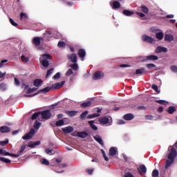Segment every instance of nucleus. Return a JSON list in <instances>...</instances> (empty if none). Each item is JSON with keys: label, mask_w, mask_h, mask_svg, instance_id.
I'll list each match as a JSON object with an SVG mask.
<instances>
[{"label": "nucleus", "mask_w": 177, "mask_h": 177, "mask_svg": "<svg viewBox=\"0 0 177 177\" xmlns=\"http://www.w3.org/2000/svg\"><path fill=\"white\" fill-rule=\"evenodd\" d=\"M55 69L53 68H50L47 71V74H46V78H49V77H50V75H52V74L53 73Z\"/></svg>", "instance_id": "42"}, {"label": "nucleus", "mask_w": 177, "mask_h": 177, "mask_svg": "<svg viewBox=\"0 0 177 177\" xmlns=\"http://www.w3.org/2000/svg\"><path fill=\"white\" fill-rule=\"evenodd\" d=\"M109 5L114 10H116V9H120L121 8V4L120 3V2L114 0L111 1Z\"/></svg>", "instance_id": "6"}, {"label": "nucleus", "mask_w": 177, "mask_h": 177, "mask_svg": "<svg viewBox=\"0 0 177 177\" xmlns=\"http://www.w3.org/2000/svg\"><path fill=\"white\" fill-rule=\"evenodd\" d=\"M117 153V147H111V149H109V156L113 157L115 156Z\"/></svg>", "instance_id": "11"}, {"label": "nucleus", "mask_w": 177, "mask_h": 177, "mask_svg": "<svg viewBox=\"0 0 177 177\" xmlns=\"http://www.w3.org/2000/svg\"><path fill=\"white\" fill-rule=\"evenodd\" d=\"M175 111H176V107L175 106H169V108L167 109V113L169 114H172Z\"/></svg>", "instance_id": "34"}, {"label": "nucleus", "mask_w": 177, "mask_h": 177, "mask_svg": "<svg viewBox=\"0 0 177 177\" xmlns=\"http://www.w3.org/2000/svg\"><path fill=\"white\" fill-rule=\"evenodd\" d=\"M58 46L59 48H64V46H66V43H64V41H59Z\"/></svg>", "instance_id": "52"}, {"label": "nucleus", "mask_w": 177, "mask_h": 177, "mask_svg": "<svg viewBox=\"0 0 177 177\" xmlns=\"http://www.w3.org/2000/svg\"><path fill=\"white\" fill-rule=\"evenodd\" d=\"M10 131V127H0V133H9Z\"/></svg>", "instance_id": "26"}, {"label": "nucleus", "mask_w": 177, "mask_h": 177, "mask_svg": "<svg viewBox=\"0 0 177 177\" xmlns=\"http://www.w3.org/2000/svg\"><path fill=\"white\" fill-rule=\"evenodd\" d=\"M85 172H87L88 175H92V174L93 173V169H85Z\"/></svg>", "instance_id": "55"}, {"label": "nucleus", "mask_w": 177, "mask_h": 177, "mask_svg": "<svg viewBox=\"0 0 177 177\" xmlns=\"http://www.w3.org/2000/svg\"><path fill=\"white\" fill-rule=\"evenodd\" d=\"M65 113L70 117H75L78 113L77 111H65Z\"/></svg>", "instance_id": "22"}, {"label": "nucleus", "mask_w": 177, "mask_h": 177, "mask_svg": "<svg viewBox=\"0 0 177 177\" xmlns=\"http://www.w3.org/2000/svg\"><path fill=\"white\" fill-rule=\"evenodd\" d=\"M78 56L82 59V62H84V57L86 56V52L84 49H79L78 50Z\"/></svg>", "instance_id": "13"}, {"label": "nucleus", "mask_w": 177, "mask_h": 177, "mask_svg": "<svg viewBox=\"0 0 177 177\" xmlns=\"http://www.w3.org/2000/svg\"><path fill=\"white\" fill-rule=\"evenodd\" d=\"M152 177H159V171L154 169L152 171Z\"/></svg>", "instance_id": "44"}, {"label": "nucleus", "mask_w": 177, "mask_h": 177, "mask_svg": "<svg viewBox=\"0 0 177 177\" xmlns=\"http://www.w3.org/2000/svg\"><path fill=\"white\" fill-rule=\"evenodd\" d=\"M21 88L23 89H30V85L26 84H23L22 86H21Z\"/></svg>", "instance_id": "58"}, {"label": "nucleus", "mask_w": 177, "mask_h": 177, "mask_svg": "<svg viewBox=\"0 0 177 177\" xmlns=\"http://www.w3.org/2000/svg\"><path fill=\"white\" fill-rule=\"evenodd\" d=\"M123 118L125 121H131V120H133V114L127 113V114L124 115Z\"/></svg>", "instance_id": "20"}, {"label": "nucleus", "mask_w": 177, "mask_h": 177, "mask_svg": "<svg viewBox=\"0 0 177 177\" xmlns=\"http://www.w3.org/2000/svg\"><path fill=\"white\" fill-rule=\"evenodd\" d=\"M93 140H95L98 145H100V146H104V141L102 140V138L97 135L95 136H93Z\"/></svg>", "instance_id": "16"}, {"label": "nucleus", "mask_w": 177, "mask_h": 177, "mask_svg": "<svg viewBox=\"0 0 177 177\" xmlns=\"http://www.w3.org/2000/svg\"><path fill=\"white\" fill-rule=\"evenodd\" d=\"M58 78H60V72L57 73L53 77V80H58Z\"/></svg>", "instance_id": "53"}, {"label": "nucleus", "mask_w": 177, "mask_h": 177, "mask_svg": "<svg viewBox=\"0 0 177 177\" xmlns=\"http://www.w3.org/2000/svg\"><path fill=\"white\" fill-rule=\"evenodd\" d=\"M77 137L80 138H86V137H88V133L85 131H78L77 132Z\"/></svg>", "instance_id": "14"}, {"label": "nucleus", "mask_w": 177, "mask_h": 177, "mask_svg": "<svg viewBox=\"0 0 177 177\" xmlns=\"http://www.w3.org/2000/svg\"><path fill=\"white\" fill-rule=\"evenodd\" d=\"M8 142H9V140H8V139L5 140L4 141H0V146H6V145H8Z\"/></svg>", "instance_id": "48"}, {"label": "nucleus", "mask_w": 177, "mask_h": 177, "mask_svg": "<svg viewBox=\"0 0 177 177\" xmlns=\"http://www.w3.org/2000/svg\"><path fill=\"white\" fill-rule=\"evenodd\" d=\"M138 10H141L143 13H145L147 15L149 13V8L145 6H141L139 8Z\"/></svg>", "instance_id": "28"}, {"label": "nucleus", "mask_w": 177, "mask_h": 177, "mask_svg": "<svg viewBox=\"0 0 177 177\" xmlns=\"http://www.w3.org/2000/svg\"><path fill=\"white\" fill-rule=\"evenodd\" d=\"M5 154H10V152H6V151L3 150V149H0V155H5Z\"/></svg>", "instance_id": "57"}, {"label": "nucleus", "mask_w": 177, "mask_h": 177, "mask_svg": "<svg viewBox=\"0 0 177 177\" xmlns=\"http://www.w3.org/2000/svg\"><path fill=\"white\" fill-rule=\"evenodd\" d=\"M64 124L63 120H58L57 122H52V127H62Z\"/></svg>", "instance_id": "18"}, {"label": "nucleus", "mask_w": 177, "mask_h": 177, "mask_svg": "<svg viewBox=\"0 0 177 177\" xmlns=\"http://www.w3.org/2000/svg\"><path fill=\"white\" fill-rule=\"evenodd\" d=\"M52 152H53V150H50V149H45V153L46 154H48V155L51 156Z\"/></svg>", "instance_id": "61"}, {"label": "nucleus", "mask_w": 177, "mask_h": 177, "mask_svg": "<svg viewBox=\"0 0 177 177\" xmlns=\"http://www.w3.org/2000/svg\"><path fill=\"white\" fill-rule=\"evenodd\" d=\"M21 59L22 62H24L25 63H27V62H28V60H30V58H28V57H26L24 55H22L21 57Z\"/></svg>", "instance_id": "47"}, {"label": "nucleus", "mask_w": 177, "mask_h": 177, "mask_svg": "<svg viewBox=\"0 0 177 177\" xmlns=\"http://www.w3.org/2000/svg\"><path fill=\"white\" fill-rule=\"evenodd\" d=\"M122 13L124 16H127L128 17L132 16L133 15H135V12L133 11L129 10H124L122 11Z\"/></svg>", "instance_id": "23"}, {"label": "nucleus", "mask_w": 177, "mask_h": 177, "mask_svg": "<svg viewBox=\"0 0 177 177\" xmlns=\"http://www.w3.org/2000/svg\"><path fill=\"white\" fill-rule=\"evenodd\" d=\"M91 105H92V102L87 101L86 102L80 104V107L82 109H85V108H87V107H90Z\"/></svg>", "instance_id": "25"}, {"label": "nucleus", "mask_w": 177, "mask_h": 177, "mask_svg": "<svg viewBox=\"0 0 177 177\" xmlns=\"http://www.w3.org/2000/svg\"><path fill=\"white\" fill-rule=\"evenodd\" d=\"M39 144H41V142L39 141H36V142H28V145H27V147L33 149L35 147L39 145Z\"/></svg>", "instance_id": "21"}, {"label": "nucleus", "mask_w": 177, "mask_h": 177, "mask_svg": "<svg viewBox=\"0 0 177 177\" xmlns=\"http://www.w3.org/2000/svg\"><path fill=\"white\" fill-rule=\"evenodd\" d=\"M70 67H71V68L73 70V71H78V68H79L78 64H77V63L71 64L70 66Z\"/></svg>", "instance_id": "36"}, {"label": "nucleus", "mask_w": 177, "mask_h": 177, "mask_svg": "<svg viewBox=\"0 0 177 177\" xmlns=\"http://www.w3.org/2000/svg\"><path fill=\"white\" fill-rule=\"evenodd\" d=\"M41 165L48 166L50 165V162H48L46 159H43L41 161Z\"/></svg>", "instance_id": "51"}, {"label": "nucleus", "mask_w": 177, "mask_h": 177, "mask_svg": "<svg viewBox=\"0 0 177 177\" xmlns=\"http://www.w3.org/2000/svg\"><path fill=\"white\" fill-rule=\"evenodd\" d=\"M10 22L12 24V26H14V27H17V26H18L17 23L15 22V21H13V19H10Z\"/></svg>", "instance_id": "60"}, {"label": "nucleus", "mask_w": 177, "mask_h": 177, "mask_svg": "<svg viewBox=\"0 0 177 177\" xmlns=\"http://www.w3.org/2000/svg\"><path fill=\"white\" fill-rule=\"evenodd\" d=\"M93 123H94L93 120L88 121V125H90V128H92V129H93V131H97V126H95V124H93Z\"/></svg>", "instance_id": "33"}, {"label": "nucleus", "mask_w": 177, "mask_h": 177, "mask_svg": "<svg viewBox=\"0 0 177 177\" xmlns=\"http://www.w3.org/2000/svg\"><path fill=\"white\" fill-rule=\"evenodd\" d=\"M68 59L72 62V63H77L78 59L77 58V55L72 53L68 55Z\"/></svg>", "instance_id": "12"}, {"label": "nucleus", "mask_w": 177, "mask_h": 177, "mask_svg": "<svg viewBox=\"0 0 177 177\" xmlns=\"http://www.w3.org/2000/svg\"><path fill=\"white\" fill-rule=\"evenodd\" d=\"M146 67L149 68V70H151L152 68H154L156 67V64H148L146 65Z\"/></svg>", "instance_id": "46"}, {"label": "nucleus", "mask_w": 177, "mask_h": 177, "mask_svg": "<svg viewBox=\"0 0 177 177\" xmlns=\"http://www.w3.org/2000/svg\"><path fill=\"white\" fill-rule=\"evenodd\" d=\"M156 37L157 39H159V41H161L164 39V33L162 32H157L156 35Z\"/></svg>", "instance_id": "31"}, {"label": "nucleus", "mask_w": 177, "mask_h": 177, "mask_svg": "<svg viewBox=\"0 0 177 177\" xmlns=\"http://www.w3.org/2000/svg\"><path fill=\"white\" fill-rule=\"evenodd\" d=\"M6 75V72L2 73L0 72V81H3V79L5 78Z\"/></svg>", "instance_id": "45"}, {"label": "nucleus", "mask_w": 177, "mask_h": 177, "mask_svg": "<svg viewBox=\"0 0 177 177\" xmlns=\"http://www.w3.org/2000/svg\"><path fill=\"white\" fill-rule=\"evenodd\" d=\"M145 120H152L153 117L151 115H147L145 116Z\"/></svg>", "instance_id": "59"}, {"label": "nucleus", "mask_w": 177, "mask_h": 177, "mask_svg": "<svg viewBox=\"0 0 177 177\" xmlns=\"http://www.w3.org/2000/svg\"><path fill=\"white\" fill-rule=\"evenodd\" d=\"M88 111H84V113H82V114H80V120H84L86 117H88Z\"/></svg>", "instance_id": "35"}, {"label": "nucleus", "mask_w": 177, "mask_h": 177, "mask_svg": "<svg viewBox=\"0 0 177 177\" xmlns=\"http://www.w3.org/2000/svg\"><path fill=\"white\" fill-rule=\"evenodd\" d=\"M147 73V71H146V68H141L136 71V74L137 75L146 74Z\"/></svg>", "instance_id": "27"}, {"label": "nucleus", "mask_w": 177, "mask_h": 177, "mask_svg": "<svg viewBox=\"0 0 177 177\" xmlns=\"http://www.w3.org/2000/svg\"><path fill=\"white\" fill-rule=\"evenodd\" d=\"M35 113H38V115L41 116V118H43V120H48L51 117L50 110L36 112Z\"/></svg>", "instance_id": "4"}, {"label": "nucleus", "mask_w": 177, "mask_h": 177, "mask_svg": "<svg viewBox=\"0 0 177 177\" xmlns=\"http://www.w3.org/2000/svg\"><path fill=\"white\" fill-rule=\"evenodd\" d=\"M139 171H140V172H142V174H145L146 172H147V168L145 167V165H140L139 166Z\"/></svg>", "instance_id": "32"}, {"label": "nucleus", "mask_w": 177, "mask_h": 177, "mask_svg": "<svg viewBox=\"0 0 177 177\" xmlns=\"http://www.w3.org/2000/svg\"><path fill=\"white\" fill-rule=\"evenodd\" d=\"M155 52L156 53H161V52H164L165 53H167V52H168V49L165 47H162V46H158Z\"/></svg>", "instance_id": "17"}, {"label": "nucleus", "mask_w": 177, "mask_h": 177, "mask_svg": "<svg viewBox=\"0 0 177 177\" xmlns=\"http://www.w3.org/2000/svg\"><path fill=\"white\" fill-rule=\"evenodd\" d=\"M62 131L66 134L71 133V132H73V127H65V128H62Z\"/></svg>", "instance_id": "15"}, {"label": "nucleus", "mask_w": 177, "mask_h": 177, "mask_svg": "<svg viewBox=\"0 0 177 177\" xmlns=\"http://www.w3.org/2000/svg\"><path fill=\"white\" fill-rule=\"evenodd\" d=\"M145 60H147V62L150 61V60H158V57H157V55H147L146 56Z\"/></svg>", "instance_id": "24"}, {"label": "nucleus", "mask_w": 177, "mask_h": 177, "mask_svg": "<svg viewBox=\"0 0 177 177\" xmlns=\"http://www.w3.org/2000/svg\"><path fill=\"white\" fill-rule=\"evenodd\" d=\"M104 77V73L103 72L97 71L93 75V79L95 80H101Z\"/></svg>", "instance_id": "8"}, {"label": "nucleus", "mask_w": 177, "mask_h": 177, "mask_svg": "<svg viewBox=\"0 0 177 177\" xmlns=\"http://www.w3.org/2000/svg\"><path fill=\"white\" fill-rule=\"evenodd\" d=\"M73 73H74V72H73V69L72 68H69L68 70V71L66 72V75H67V77H69V75H71Z\"/></svg>", "instance_id": "49"}, {"label": "nucleus", "mask_w": 177, "mask_h": 177, "mask_svg": "<svg viewBox=\"0 0 177 177\" xmlns=\"http://www.w3.org/2000/svg\"><path fill=\"white\" fill-rule=\"evenodd\" d=\"M139 62H147V59H146V56H141L138 57Z\"/></svg>", "instance_id": "50"}, {"label": "nucleus", "mask_w": 177, "mask_h": 177, "mask_svg": "<svg viewBox=\"0 0 177 177\" xmlns=\"http://www.w3.org/2000/svg\"><path fill=\"white\" fill-rule=\"evenodd\" d=\"M33 135H35V129H31L30 130V132L28 133L25 134V136H23L21 138L23 140H27L31 139V138H33Z\"/></svg>", "instance_id": "7"}, {"label": "nucleus", "mask_w": 177, "mask_h": 177, "mask_svg": "<svg viewBox=\"0 0 177 177\" xmlns=\"http://www.w3.org/2000/svg\"><path fill=\"white\" fill-rule=\"evenodd\" d=\"M98 122H100L102 124H107L109 123V118L102 117L98 118Z\"/></svg>", "instance_id": "19"}, {"label": "nucleus", "mask_w": 177, "mask_h": 177, "mask_svg": "<svg viewBox=\"0 0 177 177\" xmlns=\"http://www.w3.org/2000/svg\"><path fill=\"white\" fill-rule=\"evenodd\" d=\"M14 81H15V85H16L17 86H20V81H19V79L15 77Z\"/></svg>", "instance_id": "56"}, {"label": "nucleus", "mask_w": 177, "mask_h": 177, "mask_svg": "<svg viewBox=\"0 0 177 177\" xmlns=\"http://www.w3.org/2000/svg\"><path fill=\"white\" fill-rule=\"evenodd\" d=\"M42 84H43L42 80L39 79H37L33 82V85H35V86H41Z\"/></svg>", "instance_id": "30"}, {"label": "nucleus", "mask_w": 177, "mask_h": 177, "mask_svg": "<svg viewBox=\"0 0 177 177\" xmlns=\"http://www.w3.org/2000/svg\"><path fill=\"white\" fill-rule=\"evenodd\" d=\"M0 89H6V84L5 83H1L0 84Z\"/></svg>", "instance_id": "62"}, {"label": "nucleus", "mask_w": 177, "mask_h": 177, "mask_svg": "<svg viewBox=\"0 0 177 177\" xmlns=\"http://www.w3.org/2000/svg\"><path fill=\"white\" fill-rule=\"evenodd\" d=\"M35 91H37V89H26L23 91V97H33L35 95H37L39 93H46L48 92H50V89H41L39 91L35 93Z\"/></svg>", "instance_id": "1"}, {"label": "nucleus", "mask_w": 177, "mask_h": 177, "mask_svg": "<svg viewBox=\"0 0 177 177\" xmlns=\"http://www.w3.org/2000/svg\"><path fill=\"white\" fill-rule=\"evenodd\" d=\"M38 113H35L33 115H31V120H35L38 118V117H41L40 115H38Z\"/></svg>", "instance_id": "43"}, {"label": "nucleus", "mask_w": 177, "mask_h": 177, "mask_svg": "<svg viewBox=\"0 0 177 177\" xmlns=\"http://www.w3.org/2000/svg\"><path fill=\"white\" fill-rule=\"evenodd\" d=\"M165 41L167 42H172L175 41V38L174 37V35H172L171 30H167L165 32Z\"/></svg>", "instance_id": "5"}, {"label": "nucleus", "mask_w": 177, "mask_h": 177, "mask_svg": "<svg viewBox=\"0 0 177 177\" xmlns=\"http://www.w3.org/2000/svg\"><path fill=\"white\" fill-rule=\"evenodd\" d=\"M136 15H138V16H139L141 18L145 17V16H146L145 14L142 13V12H136Z\"/></svg>", "instance_id": "64"}, {"label": "nucleus", "mask_w": 177, "mask_h": 177, "mask_svg": "<svg viewBox=\"0 0 177 177\" xmlns=\"http://www.w3.org/2000/svg\"><path fill=\"white\" fill-rule=\"evenodd\" d=\"M170 70H171L173 73H177V66H171Z\"/></svg>", "instance_id": "54"}, {"label": "nucleus", "mask_w": 177, "mask_h": 177, "mask_svg": "<svg viewBox=\"0 0 177 177\" xmlns=\"http://www.w3.org/2000/svg\"><path fill=\"white\" fill-rule=\"evenodd\" d=\"M64 84H66L65 81H62V82H57L52 85L51 89H60Z\"/></svg>", "instance_id": "10"}, {"label": "nucleus", "mask_w": 177, "mask_h": 177, "mask_svg": "<svg viewBox=\"0 0 177 177\" xmlns=\"http://www.w3.org/2000/svg\"><path fill=\"white\" fill-rule=\"evenodd\" d=\"M177 156V151H176V148H171V152H169V154L167 155V160H166V169L169 168V167H171L172 165V163H174V159L176 158Z\"/></svg>", "instance_id": "2"}, {"label": "nucleus", "mask_w": 177, "mask_h": 177, "mask_svg": "<svg viewBox=\"0 0 177 177\" xmlns=\"http://www.w3.org/2000/svg\"><path fill=\"white\" fill-rule=\"evenodd\" d=\"M50 55L44 54L39 59L41 64L44 67H49V60H50Z\"/></svg>", "instance_id": "3"}, {"label": "nucleus", "mask_w": 177, "mask_h": 177, "mask_svg": "<svg viewBox=\"0 0 177 177\" xmlns=\"http://www.w3.org/2000/svg\"><path fill=\"white\" fill-rule=\"evenodd\" d=\"M156 103H158L160 105H167L168 104L167 101H165V100H156Z\"/></svg>", "instance_id": "41"}, {"label": "nucleus", "mask_w": 177, "mask_h": 177, "mask_svg": "<svg viewBox=\"0 0 177 177\" xmlns=\"http://www.w3.org/2000/svg\"><path fill=\"white\" fill-rule=\"evenodd\" d=\"M32 42L34 45H35L36 46H38L41 45V39L39 37H35L33 38Z\"/></svg>", "instance_id": "29"}, {"label": "nucleus", "mask_w": 177, "mask_h": 177, "mask_svg": "<svg viewBox=\"0 0 177 177\" xmlns=\"http://www.w3.org/2000/svg\"><path fill=\"white\" fill-rule=\"evenodd\" d=\"M124 177H133V175H132V174L130 172H127V173H125V175H124Z\"/></svg>", "instance_id": "63"}, {"label": "nucleus", "mask_w": 177, "mask_h": 177, "mask_svg": "<svg viewBox=\"0 0 177 177\" xmlns=\"http://www.w3.org/2000/svg\"><path fill=\"white\" fill-rule=\"evenodd\" d=\"M41 126V123H40L38 121L35 122V124H33V128H35V129L38 130V129H39V127Z\"/></svg>", "instance_id": "38"}, {"label": "nucleus", "mask_w": 177, "mask_h": 177, "mask_svg": "<svg viewBox=\"0 0 177 177\" xmlns=\"http://www.w3.org/2000/svg\"><path fill=\"white\" fill-rule=\"evenodd\" d=\"M0 162H5L6 164H10L11 162V160L9 159L4 158L3 157H0Z\"/></svg>", "instance_id": "40"}, {"label": "nucleus", "mask_w": 177, "mask_h": 177, "mask_svg": "<svg viewBox=\"0 0 177 177\" xmlns=\"http://www.w3.org/2000/svg\"><path fill=\"white\" fill-rule=\"evenodd\" d=\"M98 116H100V114L98 113H93L92 115H88L87 117V119H92V118H98Z\"/></svg>", "instance_id": "37"}, {"label": "nucleus", "mask_w": 177, "mask_h": 177, "mask_svg": "<svg viewBox=\"0 0 177 177\" xmlns=\"http://www.w3.org/2000/svg\"><path fill=\"white\" fill-rule=\"evenodd\" d=\"M141 38L144 42H148L149 44H153V42H154V39L147 35H143Z\"/></svg>", "instance_id": "9"}, {"label": "nucleus", "mask_w": 177, "mask_h": 177, "mask_svg": "<svg viewBox=\"0 0 177 177\" xmlns=\"http://www.w3.org/2000/svg\"><path fill=\"white\" fill-rule=\"evenodd\" d=\"M1 156L13 157L15 158L19 157V154H15V153H6V154L1 155Z\"/></svg>", "instance_id": "39"}]
</instances>
